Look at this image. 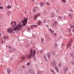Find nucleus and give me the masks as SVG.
<instances>
[{
  "label": "nucleus",
  "instance_id": "1",
  "mask_svg": "<svg viewBox=\"0 0 74 74\" xmlns=\"http://www.w3.org/2000/svg\"><path fill=\"white\" fill-rule=\"evenodd\" d=\"M23 29V25L21 24V23L20 24H18V25L14 27L13 29H9L7 31L9 33H11L13 31H15V30H21L22 29Z\"/></svg>",
  "mask_w": 74,
  "mask_h": 74
},
{
  "label": "nucleus",
  "instance_id": "2",
  "mask_svg": "<svg viewBox=\"0 0 74 74\" xmlns=\"http://www.w3.org/2000/svg\"><path fill=\"white\" fill-rule=\"evenodd\" d=\"M36 52V51L35 50H34L33 49H31L30 50V53L27 56H26V57L27 58L30 59L31 58V57L33 56H34V55Z\"/></svg>",
  "mask_w": 74,
  "mask_h": 74
},
{
  "label": "nucleus",
  "instance_id": "3",
  "mask_svg": "<svg viewBox=\"0 0 74 74\" xmlns=\"http://www.w3.org/2000/svg\"><path fill=\"white\" fill-rule=\"evenodd\" d=\"M21 22L23 23V26L25 27L27 23V18H25L23 20L21 21Z\"/></svg>",
  "mask_w": 74,
  "mask_h": 74
},
{
  "label": "nucleus",
  "instance_id": "4",
  "mask_svg": "<svg viewBox=\"0 0 74 74\" xmlns=\"http://www.w3.org/2000/svg\"><path fill=\"white\" fill-rule=\"evenodd\" d=\"M72 39H71V40H70V41L69 42L67 45V48H69V47H70V46H71V43L72 42Z\"/></svg>",
  "mask_w": 74,
  "mask_h": 74
},
{
  "label": "nucleus",
  "instance_id": "5",
  "mask_svg": "<svg viewBox=\"0 0 74 74\" xmlns=\"http://www.w3.org/2000/svg\"><path fill=\"white\" fill-rule=\"evenodd\" d=\"M11 25L13 27H15L16 25V23L15 21H12L11 23Z\"/></svg>",
  "mask_w": 74,
  "mask_h": 74
},
{
  "label": "nucleus",
  "instance_id": "6",
  "mask_svg": "<svg viewBox=\"0 0 74 74\" xmlns=\"http://www.w3.org/2000/svg\"><path fill=\"white\" fill-rule=\"evenodd\" d=\"M51 65L53 67H55L56 66V62L55 61H52L51 63Z\"/></svg>",
  "mask_w": 74,
  "mask_h": 74
},
{
  "label": "nucleus",
  "instance_id": "7",
  "mask_svg": "<svg viewBox=\"0 0 74 74\" xmlns=\"http://www.w3.org/2000/svg\"><path fill=\"white\" fill-rule=\"evenodd\" d=\"M29 72L31 73L32 74H35V72L34 71V70L32 69H29L28 70Z\"/></svg>",
  "mask_w": 74,
  "mask_h": 74
},
{
  "label": "nucleus",
  "instance_id": "8",
  "mask_svg": "<svg viewBox=\"0 0 74 74\" xmlns=\"http://www.w3.org/2000/svg\"><path fill=\"white\" fill-rule=\"evenodd\" d=\"M40 15V13L36 14L34 16V19H36V18H37V17H38V16H39Z\"/></svg>",
  "mask_w": 74,
  "mask_h": 74
},
{
  "label": "nucleus",
  "instance_id": "9",
  "mask_svg": "<svg viewBox=\"0 0 74 74\" xmlns=\"http://www.w3.org/2000/svg\"><path fill=\"white\" fill-rule=\"evenodd\" d=\"M50 15H51V17H52V18L55 16V13L53 12L51 13Z\"/></svg>",
  "mask_w": 74,
  "mask_h": 74
},
{
  "label": "nucleus",
  "instance_id": "10",
  "mask_svg": "<svg viewBox=\"0 0 74 74\" xmlns=\"http://www.w3.org/2000/svg\"><path fill=\"white\" fill-rule=\"evenodd\" d=\"M51 53L53 55V56H55L56 54V52H55V51L53 50L51 51Z\"/></svg>",
  "mask_w": 74,
  "mask_h": 74
},
{
  "label": "nucleus",
  "instance_id": "11",
  "mask_svg": "<svg viewBox=\"0 0 74 74\" xmlns=\"http://www.w3.org/2000/svg\"><path fill=\"white\" fill-rule=\"evenodd\" d=\"M47 55L48 59H49V58L51 57V55L50 54V53H49L48 52L47 53Z\"/></svg>",
  "mask_w": 74,
  "mask_h": 74
},
{
  "label": "nucleus",
  "instance_id": "12",
  "mask_svg": "<svg viewBox=\"0 0 74 74\" xmlns=\"http://www.w3.org/2000/svg\"><path fill=\"white\" fill-rule=\"evenodd\" d=\"M55 69L57 72H59V69H58V68L57 66H55Z\"/></svg>",
  "mask_w": 74,
  "mask_h": 74
},
{
  "label": "nucleus",
  "instance_id": "13",
  "mask_svg": "<svg viewBox=\"0 0 74 74\" xmlns=\"http://www.w3.org/2000/svg\"><path fill=\"white\" fill-rule=\"evenodd\" d=\"M55 69L57 72H59V69H58V68L57 66H55Z\"/></svg>",
  "mask_w": 74,
  "mask_h": 74
},
{
  "label": "nucleus",
  "instance_id": "14",
  "mask_svg": "<svg viewBox=\"0 0 74 74\" xmlns=\"http://www.w3.org/2000/svg\"><path fill=\"white\" fill-rule=\"evenodd\" d=\"M45 4V3L43 2H40V5L41 6V7H42L43 5H44V4Z\"/></svg>",
  "mask_w": 74,
  "mask_h": 74
},
{
  "label": "nucleus",
  "instance_id": "15",
  "mask_svg": "<svg viewBox=\"0 0 74 74\" xmlns=\"http://www.w3.org/2000/svg\"><path fill=\"white\" fill-rule=\"evenodd\" d=\"M68 70V67H66L65 68L64 71V73L65 74H66V71Z\"/></svg>",
  "mask_w": 74,
  "mask_h": 74
},
{
  "label": "nucleus",
  "instance_id": "16",
  "mask_svg": "<svg viewBox=\"0 0 74 74\" xmlns=\"http://www.w3.org/2000/svg\"><path fill=\"white\" fill-rule=\"evenodd\" d=\"M57 65L59 67H60L62 66V64H61V63L60 62H57Z\"/></svg>",
  "mask_w": 74,
  "mask_h": 74
},
{
  "label": "nucleus",
  "instance_id": "17",
  "mask_svg": "<svg viewBox=\"0 0 74 74\" xmlns=\"http://www.w3.org/2000/svg\"><path fill=\"white\" fill-rule=\"evenodd\" d=\"M3 38H4V39H5V40H6V39L7 40V39L8 38V37L5 36H4L3 37Z\"/></svg>",
  "mask_w": 74,
  "mask_h": 74
},
{
  "label": "nucleus",
  "instance_id": "18",
  "mask_svg": "<svg viewBox=\"0 0 74 74\" xmlns=\"http://www.w3.org/2000/svg\"><path fill=\"white\" fill-rule=\"evenodd\" d=\"M37 24L38 25H39V26H40L41 25V24H42V22L41 21H40Z\"/></svg>",
  "mask_w": 74,
  "mask_h": 74
},
{
  "label": "nucleus",
  "instance_id": "19",
  "mask_svg": "<svg viewBox=\"0 0 74 74\" xmlns=\"http://www.w3.org/2000/svg\"><path fill=\"white\" fill-rule=\"evenodd\" d=\"M49 30L51 33H53V30H51V29H49Z\"/></svg>",
  "mask_w": 74,
  "mask_h": 74
},
{
  "label": "nucleus",
  "instance_id": "20",
  "mask_svg": "<svg viewBox=\"0 0 74 74\" xmlns=\"http://www.w3.org/2000/svg\"><path fill=\"white\" fill-rule=\"evenodd\" d=\"M37 11V10H36V8L34 7V9L33 10V12H35Z\"/></svg>",
  "mask_w": 74,
  "mask_h": 74
},
{
  "label": "nucleus",
  "instance_id": "21",
  "mask_svg": "<svg viewBox=\"0 0 74 74\" xmlns=\"http://www.w3.org/2000/svg\"><path fill=\"white\" fill-rule=\"evenodd\" d=\"M7 72L8 74H10V73H11V70H10V69H8Z\"/></svg>",
  "mask_w": 74,
  "mask_h": 74
},
{
  "label": "nucleus",
  "instance_id": "22",
  "mask_svg": "<svg viewBox=\"0 0 74 74\" xmlns=\"http://www.w3.org/2000/svg\"><path fill=\"white\" fill-rule=\"evenodd\" d=\"M54 47L55 48H56V47H57V44L55 43L54 45Z\"/></svg>",
  "mask_w": 74,
  "mask_h": 74
},
{
  "label": "nucleus",
  "instance_id": "23",
  "mask_svg": "<svg viewBox=\"0 0 74 74\" xmlns=\"http://www.w3.org/2000/svg\"><path fill=\"white\" fill-rule=\"evenodd\" d=\"M72 56H74V53H73L72 52V51H71V54H70Z\"/></svg>",
  "mask_w": 74,
  "mask_h": 74
},
{
  "label": "nucleus",
  "instance_id": "24",
  "mask_svg": "<svg viewBox=\"0 0 74 74\" xmlns=\"http://www.w3.org/2000/svg\"><path fill=\"white\" fill-rule=\"evenodd\" d=\"M44 57V58L45 59V62H47L48 61V60H47V58H46V56H45Z\"/></svg>",
  "mask_w": 74,
  "mask_h": 74
},
{
  "label": "nucleus",
  "instance_id": "25",
  "mask_svg": "<svg viewBox=\"0 0 74 74\" xmlns=\"http://www.w3.org/2000/svg\"><path fill=\"white\" fill-rule=\"evenodd\" d=\"M22 59L23 60H25V59H26V58H25V56H23L22 57Z\"/></svg>",
  "mask_w": 74,
  "mask_h": 74
},
{
  "label": "nucleus",
  "instance_id": "26",
  "mask_svg": "<svg viewBox=\"0 0 74 74\" xmlns=\"http://www.w3.org/2000/svg\"><path fill=\"white\" fill-rule=\"evenodd\" d=\"M11 6L10 5H8L7 6L8 9H10V8H11Z\"/></svg>",
  "mask_w": 74,
  "mask_h": 74
},
{
  "label": "nucleus",
  "instance_id": "27",
  "mask_svg": "<svg viewBox=\"0 0 74 74\" xmlns=\"http://www.w3.org/2000/svg\"><path fill=\"white\" fill-rule=\"evenodd\" d=\"M41 41L42 42H43L44 41V38H42L41 39Z\"/></svg>",
  "mask_w": 74,
  "mask_h": 74
},
{
  "label": "nucleus",
  "instance_id": "28",
  "mask_svg": "<svg viewBox=\"0 0 74 74\" xmlns=\"http://www.w3.org/2000/svg\"><path fill=\"white\" fill-rule=\"evenodd\" d=\"M69 15L70 17V18H73V16H72V15H71V14H69Z\"/></svg>",
  "mask_w": 74,
  "mask_h": 74
},
{
  "label": "nucleus",
  "instance_id": "29",
  "mask_svg": "<svg viewBox=\"0 0 74 74\" xmlns=\"http://www.w3.org/2000/svg\"><path fill=\"white\" fill-rule=\"evenodd\" d=\"M40 73H41V71H39L37 72L38 74H40Z\"/></svg>",
  "mask_w": 74,
  "mask_h": 74
},
{
  "label": "nucleus",
  "instance_id": "30",
  "mask_svg": "<svg viewBox=\"0 0 74 74\" xmlns=\"http://www.w3.org/2000/svg\"><path fill=\"white\" fill-rule=\"evenodd\" d=\"M33 26L34 27H38L37 25H33Z\"/></svg>",
  "mask_w": 74,
  "mask_h": 74
},
{
  "label": "nucleus",
  "instance_id": "31",
  "mask_svg": "<svg viewBox=\"0 0 74 74\" xmlns=\"http://www.w3.org/2000/svg\"><path fill=\"white\" fill-rule=\"evenodd\" d=\"M33 28H34V26L33 25L31 26L30 27V29H33Z\"/></svg>",
  "mask_w": 74,
  "mask_h": 74
},
{
  "label": "nucleus",
  "instance_id": "32",
  "mask_svg": "<svg viewBox=\"0 0 74 74\" xmlns=\"http://www.w3.org/2000/svg\"><path fill=\"white\" fill-rule=\"evenodd\" d=\"M70 27L71 28H74V27L72 25H70Z\"/></svg>",
  "mask_w": 74,
  "mask_h": 74
},
{
  "label": "nucleus",
  "instance_id": "33",
  "mask_svg": "<svg viewBox=\"0 0 74 74\" xmlns=\"http://www.w3.org/2000/svg\"><path fill=\"white\" fill-rule=\"evenodd\" d=\"M50 71H51V73H54V70H52V69H51Z\"/></svg>",
  "mask_w": 74,
  "mask_h": 74
},
{
  "label": "nucleus",
  "instance_id": "34",
  "mask_svg": "<svg viewBox=\"0 0 74 74\" xmlns=\"http://www.w3.org/2000/svg\"><path fill=\"white\" fill-rule=\"evenodd\" d=\"M58 18H59V19H62V16H59Z\"/></svg>",
  "mask_w": 74,
  "mask_h": 74
},
{
  "label": "nucleus",
  "instance_id": "35",
  "mask_svg": "<svg viewBox=\"0 0 74 74\" xmlns=\"http://www.w3.org/2000/svg\"><path fill=\"white\" fill-rule=\"evenodd\" d=\"M30 62H28L27 64V66H29V65H30Z\"/></svg>",
  "mask_w": 74,
  "mask_h": 74
},
{
  "label": "nucleus",
  "instance_id": "36",
  "mask_svg": "<svg viewBox=\"0 0 74 74\" xmlns=\"http://www.w3.org/2000/svg\"><path fill=\"white\" fill-rule=\"evenodd\" d=\"M54 23L55 25H57V24H58V23L56 21L54 22Z\"/></svg>",
  "mask_w": 74,
  "mask_h": 74
},
{
  "label": "nucleus",
  "instance_id": "37",
  "mask_svg": "<svg viewBox=\"0 0 74 74\" xmlns=\"http://www.w3.org/2000/svg\"><path fill=\"white\" fill-rule=\"evenodd\" d=\"M62 2H64V3H66V0H62Z\"/></svg>",
  "mask_w": 74,
  "mask_h": 74
},
{
  "label": "nucleus",
  "instance_id": "38",
  "mask_svg": "<svg viewBox=\"0 0 74 74\" xmlns=\"http://www.w3.org/2000/svg\"><path fill=\"white\" fill-rule=\"evenodd\" d=\"M46 21H47V20H45L43 21V23H46Z\"/></svg>",
  "mask_w": 74,
  "mask_h": 74
},
{
  "label": "nucleus",
  "instance_id": "39",
  "mask_svg": "<svg viewBox=\"0 0 74 74\" xmlns=\"http://www.w3.org/2000/svg\"><path fill=\"white\" fill-rule=\"evenodd\" d=\"M22 67L23 69H25V68H26V66H23Z\"/></svg>",
  "mask_w": 74,
  "mask_h": 74
},
{
  "label": "nucleus",
  "instance_id": "40",
  "mask_svg": "<svg viewBox=\"0 0 74 74\" xmlns=\"http://www.w3.org/2000/svg\"><path fill=\"white\" fill-rule=\"evenodd\" d=\"M54 37H56V33H54Z\"/></svg>",
  "mask_w": 74,
  "mask_h": 74
},
{
  "label": "nucleus",
  "instance_id": "41",
  "mask_svg": "<svg viewBox=\"0 0 74 74\" xmlns=\"http://www.w3.org/2000/svg\"><path fill=\"white\" fill-rule=\"evenodd\" d=\"M8 48L9 49H11V48H12L11 46H9Z\"/></svg>",
  "mask_w": 74,
  "mask_h": 74
},
{
  "label": "nucleus",
  "instance_id": "42",
  "mask_svg": "<svg viewBox=\"0 0 74 74\" xmlns=\"http://www.w3.org/2000/svg\"><path fill=\"white\" fill-rule=\"evenodd\" d=\"M72 32L73 33L74 32V28H73L72 29Z\"/></svg>",
  "mask_w": 74,
  "mask_h": 74
},
{
  "label": "nucleus",
  "instance_id": "43",
  "mask_svg": "<svg viewBox=\"0 0 74 74\" xmlns=\"http://www.w3.org/2000/svg\"><path fill=\"white\" fill-rule=\"evenodd\" d=\"M47 5H49V3L47 2Z\"/></svg>",
  "mask_w": 74,
  "mask_h": 74
},
{
  "label": "nucleus",
  "instance_id": "44",
  "mask_svg": "<svg viewBox=\"0 0 74 74\" xmlns=\"http://www.w3.org/2000/svg\"><path fill=\"white\" fill-rule=\"evenodd\" d=\"M3 7H0V9H3Z\"/></svg>",
  "mask_w": 74,
  "mask_h": 74
},
{
  "label": "nucleus",
  "instance_id": "45",
  "mask_svg": "<svg viewBox=\"0 0 74 74\" xmlns=\"http://www.w3.org/2000/svg\"><path fill=\"white\" fill-rule=\"evenodd\" d=\"M28 30H29V31H30V29L29 28H28Z\"/></svg>",
  "mask_w": 74,
  "mask_h": 74
},
{
  "label": "nucleus",
  "instance_id": "46",
  "mask_svg": "<svg viewBox=\"0 0 74 74\" xmlns=\"http://www.w3.org/2000/svg\"><path fill=\"white\" fill-rule=\"evenodd\" d=\"M59 10H57V12H59Z\"/></svg>",
  "mask_w": 74,
  "mask_h": 74
},
{
  "label": "nucleus",
  "instance_id": "47",
  "mask_svg": "<svg viewBox=\"0 0 74 74\" xmlns=\"http://www.w3.org/2000/svg\"><path fill=\"white\" fill-rule=\"evenodd\" d=\"M71 63H72V64H74V62H73V61H72Z\"/></svg>",
  "mask_w": 74,
  "mask_h": 74
},
{
  "label": "nucleus",
  "instance_id": "48",
  "mask_svg": "<svg viewBox=\"0 0 74 74\" xmlns=\"http://www.w3.org/2000/svg\"><path fill=\"white\" fill-rule=\"evenodd\" d=\"M53 26L55 27V25L54 24H53Z\"/></svg>",
  "mask_w": 74,
  "mask_h": 74
},
{
  "label": "nucleus",
  "instance_id": "49",
  "mask_svg": "<svg viewBox=\"0 0 74 74\" xmlns=\"http://www.w3.org/2000/svg\"><path fill=\"white\" fill-rule=\"evenodd\" d=\"M71 29H69V32H71Z\"/></svg>",
  "mask_w": 74,
  "mask_h": 74
},
{
  "label": "nucleus",
  "instance_id": "50",
  "mask_svg": "<svg viewBox=\"0 0 74 74\" xmlns=\"http://www.w3.org/2000/svg\"><path fill=\"white\" fill-rule=\"evenodd\" d=\"M22 62V61H19V62H20L21 63V62Z\"/></svg>",
  "mask_w": 74,
  "mask_h": 74
},
{
  "label": "nucleus",
  "instance_id": "51",
  "mask_svg": "<svg viewBox=\"0 0 74 74\" xmlns=\"http://www.w3.org/2000/svg\"><path fill=\"white\" fill-rule=\"evenodd\" d=\"M2 3H0V5H1Z\"/></svg>",
  "mask_w": 74,
  "mask_h": 74
},
{
  "label": "nucleus",
  "instance_id": "52",
  "mask_svg": "<svg viewBox=\"0 0 74 74\" xmlns=\"http://www.w3.org/2000/svg\"><path fill=\"white\" fill-rule=\"evenodd\" d=\"M13 51H15V49H14L13 50Z\"/></svg>",
  "mask_w": 74,
  "mask_h": 74
},
{
  "label": "nucleus",
  "instance_id": "53",
  "mask_svg": "<svg viewBox=\"0 0 74 74\" xmlns=\"http://www.w3.org/2000/svg\"><path fill=\"white\" fill-rule=\"evenodd\" d=\"M26 11H25V14H26Z\"/></svg>",
  "mask_w": 74,
  "mask_h": 74
},
{
  "label": "nucleus",
  "instance_id": "54",
  "mask_svg": "<svg viewBox=\"0 0 74 74\" xmlns=\"http://www.w3.org/2000/svg\"><path fill=\"white\" fill-rule=\"evenodd\" d=\"M63 45H64V44H63L62 45V46H63Z\"/></svg>",
  "mask_w": 74,
  "mask_h": 74
},
{
  "label": "nucleus",
  "instance_id": "55",
  "mask_svg": "<svg viewBox=\"0 0 74 74\" xmlns=\"http://www.w3.org/2000/svg\"><path fill=\"white\" fill-rule=\"evenodd\" d=\"M6 47H8V46H6Z\"/></svg>",
  "mask_w": 74,
  "mask_h": 74
},
{
  "label": "nucleus",
  "instance_id": "56",
  "mask_svg": "<svg viewBox=\"0 0 74 74\" xmlns=\"http://www.w3.org/2000/svg\"><path fill=\"white\" fill-rule=\"evenodd\" d=\"M0 36H1V34H0Z\"/></svg>",
  "mask_w": 74,
  "mask_h": 74
},
{
  "label": "nucleus",
  "instance_id": "57",
  "mask_svg": "<svg viewBox=\"0 0 74 74\" xmlns=\"http://www.w3.org/2000/svg\"><path fill=\"white\" fill-rule=\"evenodd\" d=\"M12 59H11V60H12Z\"/></svg>",
  "mask_w": 74,
  "mask_h": 74
},
{
  "label": "nucleus",
  "instance_id": "58",
  "mask_svg": "<svg viewBox=\"0 0 74 74\" xmlns=\"http://www.w3.org/2000/svg\"><path fill=\"white\" fill-rule=\"evenodd\" d=\"M36 59L35 58V60H36Z\"/></svg>",
  "mask_w": 74,
  "mask_h": 74
},
{
  "label": "nucleus",
  "instance_id": "59",
  "mask_svg": "<svg viewBox=\"0 0 74 74\" xmlns=\"http://www.w3.org/2000/svg\"><path fill=\"white\" fill-rule=\"evenodd\" d=\"M2 42H3V40L2 41Z\"/></svg>",
  "mask_w": 74,
  "mask_h": 74
}]
</instances>
